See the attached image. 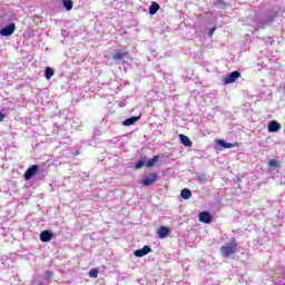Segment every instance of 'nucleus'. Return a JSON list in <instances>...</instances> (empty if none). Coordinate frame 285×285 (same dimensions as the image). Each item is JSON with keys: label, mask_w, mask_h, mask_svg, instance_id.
Here are the masks:
<instances>
[{"label": "nucleus", "mask_w": 285, "mask_h": 285, "mask_svg": "<svg viewBox=\"0 0 285 285\" xmlns=\"http://www.w3.org/2000/svg\"><path fill=\"white\" fill-rule=\"evenodd\" d=\"M161 7L159 6V3L157 2H151V6L149 7V14H157V12H159V9Z\"/></svg>", "instance_id": "obj_13"}, {"label": "nucleus", "mask_w": 285, "mask_h": 285, "mask_svg": "<svg viewBox=\"0 0 285 285\" xmlns=\"http://www.w3.org/2000/svg\"><path fill=\"white\" fill-rule=\"evenodd\" d=\"M239 243L233 238L229 243H225L224 246L220 247V255L223 257H230L237 254V247Z\"/></svg>", "instance_id": "obj_1"}, {"label": "nucleus", "mask_w": 285, "mask_h": 285, "mask_svg": "<svg viewBox=\"0 0 285 285\" xmlns=\"http://www.w3.org/2000/svg\"><path fill=\"white\" fill-rule=\"evenodd\" d=\"M148 253H153V248L150 246L145 245L141 249H136L134 252L135 257H145Z\"/></svg>", "instance_id": "obj_6"}, {"label": "nucleus", "mask_w": 285, "mask_h": 285, "mask_svg": "<svg viewBox=\"0 0 285 285\" xmlns=\"http://www.w3.org/2000/svg\"><path fill=\"white\" fill-rule=\"evenodd\" d=\"M157 179H159V175L157 173H150L146 178L141 180V184L142 186H153Z\"/></svg>", "instance_id": "obj_4"}, {"label": "nucleus", "mask_w": 285, "mask_h": 285, "mask_svg": "<svg viewBox=\"0 0 285 285\" xmlns=\"http://www.w3.org/2000/svg\"><path fill=\"white\" fill-rule=\"evenodd\" d=\"M3 119H6V114L0 112V121H3Z\"/></svg>", "instance_id": "obj_25"}, {"label": "nucleus", "mask_w": 285, "mask_h": 285, "mask_svg": "<svg viewBox=\"0 0 285 285\" xmlns=\"http://www.w3.org/2000/svg\"><path fill=\"white\" fill-rule=\"evenodd\" d=\"M138 119H139V117H137V116L127 118L126 120L122 121V126H132L134 124H137Z\"/></svg>", "instance_id": "obj_14"}, {"label": "nucleus", "mask_w": 285, "mask_h": 285, "mask_svg": "<svg viewBox=\"0 0 285 285\" xmlns=\"http://www.w3.org/2000/svg\"><path fill=\"white\" fill-rule=\"evenodd\" d=\"M52 237H55V235L48 229H45L40 233V242L45 244L48 242H52Z\"/></svg>", "instance_id": "obj_7"}, {"label": "nucleus", "mask_w": 285, "mask_h": 285, "mask_svg": "<svg viewBox=\"0 0 285 285\" xmlns=\"http://www.w3.org/2000/svg\"><path fill=\"white\" fill-rule=\"evenodd\" d=\"M268 132H279L282 130V125L277 120H272L268 124Z\"/></svg>", "instance_id": "obj_10"}, {"label": "nucleus", "mask_w": 285, "mask_h": 285, "mask_svg": "<svg viewBox=\"0 0 285 285\" xmlns=\"http://www.w3.org/2000/svg\"><path fill=\"white\" fill-rule=\"evenodd\" d=\"M273 21H275V16H272V17L267 18L265 20V24L268 26V24L273 23Z\"/></svg>", "instance_id": "obj_23"}, {"label": "nucleus", "mask_w": 285, "mask_h": 285, "mask_svg": "<svg viewBox=\"0 0 285 285\" xmlns=\"http://www.w3.org/2000/svg\"><path fill=\"white\" fill-rule=\"evenodd\" d=\"M216 144H217L218 146H222V148H225V149L233 148V146H234L233 144L226 142V141L223 140V139L216 140Z\"/></svg>", "instance_id": "obj_17"}, {"label": "nucleus", "mask_w": 285, "mask_h": 285, "mask_svg": "<svg viewBox=\"0 0 285 285\" xmlns=\"http://www.w3.org/2000/svg\"><path fill=\"white\" fill-rule=\"evenodd\" d=\"M198 219L203 224H210V222H213V215H210L208 212H202L198 215Z\"/></svg>", "instance_id": "obj_8"}, {"label": "nucleus", "mask_w": 285, "mask_h": 285, "mask_svg": "<svg viewBox=\"0 0 285 285\" xmlns=\"http://www.w3.org/2000/svg\"><path fill=\"white\" fill-rule=\"evenodd\" d=\"M159 161V156H154L153 158H150L149 160H145V164L147 166V168H153V166H155V164Z\"/></svg>", "instance_id": "obj_16"}, {"label": "nucleus", "mask_w": 285, "mask_h": 285, "mask_svg": "<svg viewBox=\"0 0 285 285\" xmlns=\"http://www.w3.org/2000/svg\"><path fill=\"white\" fill-rule=\"evenodd\" d=\"M179 139H180V144H183V146H185L186 148H190L193 146V141L188 136L180 134Z\"/></svg>", "instance_id": "obj_12"}, {"label": "nucleus", "mask_w": 285, "mask_h": 285, "mask_svg": "<svg viewBox=\"0 0 285 285\" xmlns=\"http://www.w3.org/2000/svg\"><path fill=\"white\" fill-rule=\"evenodd\" d=\"M73 155H79V150L75 151Z\"/></svg>", "instance_id": "obj_26"}, {"label": "nucleus", "mask_w": 285, "mask_h": 285, "mask_svg": "<svg viewBox=\"0 0 285 285\" xmlns=\"http://www.w3.org/2000/svg\"><path fill=\"white\" fill-rule=\"evenodd\" d=\"M45 77L46 79H52V77H55V70L50 67H47L45 70Z\"/></svg>", "instance_id": "obj_19"}, {"label": "nucleus", "mask_w": 285, "mask_h": 285, "mask_svg": "<svg viewBox=\"0 0 285 285\" xmlns=\"http://www.w3.org/2000/svg\"><path fill=\"white\" fill-rule=\"evenodd\" d=\"M215 30H217V27L210 28L208 31V37H213V35H215Z\"/></svg>", "instance_id": "obj_24"}, {"label": "nucleus", "mask_w": 285, "mask_h": 285, "mask_svg": "<svg viewBox=\"0 0 285 285\" xmlns=\"http://www.w3.org/2000/svg\"><path fill=\"white\" fill-rule=\"evenodd\" d=\"M180 197L183 199H190V197H193V191H190L188 188H185L180 191Z\"/></svg>", "instance_id": "obj_15"}, {"label": "nucleus", "mask_w": 285, "mask_h": 285, "mask_svg": "<svg viewBox=\"0 0 285 285\" xmlns=\"http://www.w3.org/2000/svg\"><path fill=\"white\" fill-rule=\"evenodd\" d=\"M63 8L67 10V12H70L73 8L72 0H62Z\"/></svg>", "instance_id": "obj_18"}, {"label": "nucleus", "mask_w": 285, "mask_h": 285, "mask_svg": "<svg viewBox=\"0 0 285 285\" xmlns=\"http://www.w3.org/2000/svg\"><path fill=\"white\" fill-rule=\"evenodd\" d=\"M268 166H269V168H279V166H282V164L279 161H277L276 159H271L268 161Z\"/></svg>", "instance_id": "obj_20"}, {"label": "nucleus", "mask_w": 285, "mask_h": 285, "mask_svg": "<svg viewBox=\"0 0 285 285\" xmlns=\"http://www.w3.org/2000/svg\"><path fill=\"white\" fill-rule=\"evenodd\" d=\"M98 276H99V269L92 268L89 271V277H92V279H97Z\"/></svg>", "instance_id": "obj_21"}, {"label": "nucleus", "mask_w": 285, "mask_h": 285, "mask_svg": "<svg viewBox=\"0 0 285 285\" xmlns=\"http://www.w3.org/2000/svg\"><path fill=\"white\" fill-rule=\"evenodd\" d=\"M242 77V73L239 71H232L227 76L224 77V85L228 86V83H235Z\"/></svg>", "instance_id": "obj_2"}, {"label": "nucleus", "mask_w": 285, "mask_h": 285, "mask_svg": "<svg viewBox=\"0 0 285 285\" xmlns=\"http://www.w3.org/2000/svg\"><path fill=\"white\" fill-rule=\"evenodd\" d=\"M37 173H39V166L38 165H33V166L29 167L24 173L26 181H30V179L33 178L35 175H37Z\"/></svg>", "instance_id": "obj_5"}, {"label": "nucleus", "mask_w": 285, "mask_h": 285, "mask_svg": "<svg viewBox=\"0 0 285 285\" xmlns=\"http://www.w3.org/2000/svg\"><path fill=\"white\" fill-rule=\"evenodd\" d=\"M146 166V159H140L136 163L135 168L136 170H139L140 168H144Z\"/></svg>", "instance_id": "obj_22"}, {"label": "nucleus", "mask_w": 285, "mask_h": 285, "mask_svg": "<svg viewBox=\"0 0 285 285\" xmlns=\"http://www.w3.org/2000/svg\"><path fill=\"white\" fill-rule=\"evenodd\" d=\"M157 235H158L159 239H166V237H168V235H170V228H168L167 226H160L157 229Z\"/></svg>", "instance_id": "obj_9"}, {"label": "nucleus", "mask_w": 285, "mask_h": 285, "mask_svg": "<svg viewBox=\"0 0 285 285\" xmlns=\"http://www.w3.org/2000/svg\"><path fill=\"white\" fill-rule=\"evenodd\" d=\"M14 30H17V24H14V22H11L0 30V35L1 37H10V35H14Z\"/></svg>", "instance_id": "obj_3"}, {"label": "nucleus", "mask_w": 285, "mask_h": 285, "mask_svg": "<svg viewBox=\"0 0 285 285\" xmlns=\"http://www.w3.org/2000/svg\"><path fill=\"white\" fill-rule=\"evenodd\" d=\"M130 53L128 51H116L111 55V59L114 61H121V59H125V57H128Z\"/></svg>", "instance_id": "obj_11"}]
</instances>
